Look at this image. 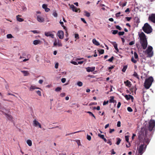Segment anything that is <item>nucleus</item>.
Returning <instances> with one entry per match:
<instances>
[{
    "mask_svg": "<svg viewBox=\"0 0 155 155\" xmlns=\"http://www.w3.org/2000/svg\"><path fill=\"white\" fill-rule=\"evenodd\" d=\"M7 37L8 38H10L12 37V36L11 34H8L7 35Z\"/></svg>",
    "mask_w": 155,
    "mask_h": 155,
    "instance_id": "obj_41",
    "label": "nucleus"
},
{
    "mask_svg": "<svg viewBox=\"0 0 155 155\" xmlns=\"http://www.w3.org/2000/svg\"><path fill=\"white\" fill-rule=\"evenodd\" d=\"M87 139L89 140H90L91 139V137L90 135H87Z\"/></svg>",
    "mask_w": 155,
    "mask_h": 155,
    "instance_id": "obj_50",
    "label": "nucleus"
},
{
    "mask_svg": "<svg viewBox=\"0 0 155 155\" xmlns=\"http://www.w3.org/2000/svg\"><path fill=\"white\" fill-rule=\"evenodd\" d=\"M41 41L39 40H35L33 41V44L35 45H37L40 43Z\"/></svg>",
    "mask_w": 155,
    "mask_h": 155,
    "instance_id": "obj_20",
    "label": "nucleus"
},
{
    "mask_svg": "<svg viewBox=\"0 0 155 155\" xmlns=\"http://www.w3.org/2000/svg\"><path fill=\"white\" fill-rule=\"evenodd\" d=\"M53 15L54 17H57L58 14L56 12V11H55L54 12H53Z\"/></svg>",
    "mask_w": 155,
    "mask_h": 155,
    "instance_id": "obj_43",
    "label": "nucleus"
},
{
    "mask_svg": "<svg viewBox=\"0 0 155 155\" xmlns=\"http://www.w3.org/2000/svg\"><path fill=\"white\" fill-rule=\"evenodd\" d=\"M121 105V103L120 102H119L118 103V104L117 105V108H119Z\"/></svg>",
    "mask_w": 155,
    "mask_h": 155,
    "instance_id": "obj_61",
    "label": "nucleus"
},
{
    "mask_svg": "<svg viewBox=\"0 0 155 155\" xmlns=\"http://www.w3.org/2000/svg\"><path fill=\"white\" fill-rule=\"evenodd\" d=\"M135 43V41H132L131 42H130L129 43V45H134Z\"/></svg>",
    "mask_w": 155,
    "mask_h": 155,
    "instance_id": "obj_47",
    "label": "nucleus"
},
{
    "mask_svg": "<svg viewBox=\"0 0 155 155\" xmlns=\"http://www.w3.org/2000/svg\"><path fill=\"white\" fill-rule=\"evenodd\" d=\"M2 113L3 114L5 115L6 118L9 120H11L13 118L12 117V115L10 114L6 113L2 111Z\"/></svg>",
    "mask_w": 155,
    "mask_h": 155,
    "instance_id": "obj_8",
    "label": "nucleus"
},
{
    "mask_svg": "<svg viewBox=\"0 0 155 155\" xmlns=\"http://www.w3.org/2000/svg\"><path fill=\"white\" fill-rule=\"evenodd\" d=\"M120 124L121 123L120 121H118L117 124V127H120Z\"/></svg>",
    "mask_w": 155,
    "mask_h": 155,
    "instance_id": "obj_54",
    "label": "nucleus"
},
{
    "mask_svg": "<svg viewBox=\"0 0 155 155\" xmlns=\"http://www.w3.org/2000/svg\"><path fill=\"white\" fill-rule=\"evenodd\" d=\"M70 8H71L72 9L73 11L75 12H78L77 10V8L76 7H75L73 5H71L70 6Z\"/></svg>",
    "mask_w": 155,
    "mask_h": 155,
    "instance_id": "obj_15",
    "label": "nucleus"
},
{
    "mask_svg": "<svg viewBox=\"0 0 155 155\" xmlns=\"http://www.w3.org/2000/svg\"><path fill=\"white\" fill-rule=\"evenodd\" d=\"M87 113L89 114L90 115L93 116L95 119H96L95 117L91 112L90 111H88L87 112Z\"/></svg>",
    "mask_w": 155,
    "mask_h": 155,
    "instance_id": "obj_27",
    "label": "nucleus"
},
{
    "mask_svg": "<svg viewBox=\"0 0 155 155\" xmlns=\"http://www.w3.org/2000/svg\"><path fill=\"white\" fill-rule=\"evenodd\" d=\"M71 63L72 64H74V65H78V63H77V62H76V61H71Z\"/></svg>",
    "mask_w": 155,
    "mask_h": 155,
    "instance_id": "obj_49",
    "label": "nucleus"
},
{
    "mask_svg": "<svg viewBox=\"0 0 155 155\" xmlns=\"http://www.w3.org/2000/svg\"><path fill=\"white\" fill-rule=\"evenodd\" d=\"M153 81V78L151 76L146 79L144 83V86L145 88L147 89H149Z\"/></svg>",
    "mask_w": 155,
    "mask_h": 155,
    "instance_id": "obj_3",
    "label": "nucleus"
},
{
    "mask_svg": "<svg viewBox=\"0 0 155 155\" xmlns=\"http://www.w3.org/2000/svg\"><path fill=\"white\" fill-rule=\"evenodd\" d=\"M125 140L126 141L128 142H129V136H125Z\"/></svg>",
    "mask_w": 155,
    "mask_h": 155,
    "instance_id": "obj_46",
    "label": "nucleus"
},
{
    "mask_svg": "<svg viewBox=\"0 0 155 155\" xmlns=\"http://www.w3.org/2000/svg\"><path fill=\"white\" fill-rule=\"evenodd\" d=\"M127 110L128 111L130 112H131L133 111L132 109L130 107H128L127 108Z\"/></svg>",
    "mask_w": 155,
    "mask_h": 155,
    "instance_id": "obj_40",
    "label": "nucleus"
},
{
    "mask_svg": "<svg viewBox=\"0 0 155 155\" xmlns=\"http://www.w3.org/2000/svg\"><path fill=\"white\" fill-rule=\"evenodd\" d=\"M114 129H110V131H109V133H110L111 134L112 132H114Z\"/></svg>",
    "mask_w": 155,
    "mask_h": 155,
    "instance_id": "obj_60",
    "label": "nucleus"
},
{
    "mask_svg": "<svg viewBox=\"0 0 155 155\" xmlns=\"http://www.w3.org/2000/svg\"><path fill=\"white\" fill-rule=\"evenodd\" d=\"M66 79L65 78H62L61 79V81L63 83H64L66 81Z\"/></svg>",
    "mask_w": 155,
    "mask_h": 155,
    "instance_id": "obj_53",
    "label": "nucleus"
},
{
    "mask_svg": "<svg viewBox=\"0 0 155 155\" xmlns=\"http://www.w3.org/2000/svg\"><path fill=\"white\" fill-rule=\"evenodd\" d=\"M121 14V12H119L115 14V16L116 17H118L120 16V15Z\"/></svg>",
    "mask_w": 155,
    "mask_h": 155,
    "instance_id": "obj_48",
    "label": "nucleus"
},
{
    "mask_svg": "<svg viewBox=\"0 0 155 155\" xmlns=\"http://www.w3.org/2000/svg\"><path fill=\"white\" fill-rule=\"evenodd\" d=\"M125 19L127 20V21H129L131 19V18L129 17H126L125 18Z\"/></svg>",
    "mask_w": 155,
    "mask_h": 155,
    "instance_id": "obj_55",
    "label": "nucleus"
},
{
    "mask_svg": "<svg viewBox=\"0 0 155 155\" xmlns=\"http://www.w3.org/2000/svg\"><path fill=\"white\" fill-rule=\"evenodd\" d=\"M115 27L117 29L119 30H121L122 29V28L118 25H116Z\"/></svg>",
    "mask_w": 155,
    "mask_h": 155,
    "instance_id": "obj_42",
    "label": "nucleus"
},
{
    "mask_svg": "<svg viewBox=\"0 0 155 155\" xmlns=\"http://www.w3.org/2000/svg\"><path fill=\"white\" fill-rule=\"evenodd\" d=\"M42 7L43 8L45 9L47 8V5L45 4H43L42 5Z\"/></svg>",
    "mask_w": 155,
    "mask_h": 155,
    "instance_id": "obj_44",
    "label": "nucleus"
},
{
    "mask_svg": "<svg viewBox=\"0 0 155 155\" xmlns=\"http://www.w3.org/2000/svg\"><path fill=\"white\" fill-rule=\"evenodd\" d=\"M134 57L135 59H138V55L136 52H134Z\"/></svg>",
    "mask_w": 155,
    "mask_h": 155,
    "instance_id": "obj_30",
    "label": "nucleus"
},
{
    "mask_svg": "<svg viewBox=\"0 0 155 155\" xmlns=\"http://www.w3.org/2000/svg\"><path fill=\"white\" fill-rule=\"evenodd\" d=\"M124 83L125 84V85L129 87H130L131 86V82L128 80H127L126 81H124Z\"/></svg>",
    "mask_w": 155,
    "mask_h": 155,
    "instance_id": "obj_14",
    "label": "nucleus"
},
{
    "mask_svg": "<svg viewBox=\"0 0 155 155\" xmlns=\"http://www.w3.org/2000/svg\"><path fill=\"white\" fill-rule=\"evenodd\" d=\"M84 13H85V16L87 17H89L90 16V13L87 11H85Z\"/></svg>",
    "mask_w": 155,
    "mask_h": 155,
    "instance_id": "obj_34",
    "label": "nucleus"
},
{
    "mask_svg": "<svg viewBox=\"0 0 155 155\" xmlns=\"http://www.w3.org/2000/svg\"><path fill=\"white\" fill-rule=\"evenodd\" d=\"M21 15H18L16 16V19L19 22H22L23 21H24V19L21 18H20L19 17H21Z\"/></svg>",
    "mask_w": 155,
    "mask_h": 155,
    "instance_id": "obj_17",
    "label": "nucleus"
},
{
    "mask_svg": "<svg viewBox=\"0 0 155 155\" xmlns=\"http://www.w3.org/2000/svg\"><path fill=\"white\" fill-rule=\"evenodd\" d=\"M60 23L61 24V26L63 27L64 29H65L66 28V27L64 25V23L63 21H61V20H60Z\"/></svg>",
    "mask_w": 155,
    "mask_h": 155,
    "instance_id": "obj_28",
    "label": "nucleus"
},
{
    "mask_svg": "<svg viewBox=\"0 0 155 155\" xmlns=\"http://www.w3.org/2000/svg\"><path fill=\"white\" fill-rule=\"evenodd\" d=\"M127 68V65H125V66H124V67L123 68L122 70V71L124 72H125Z\"/></svg>",
    "mask_w": 155,
    "mask_h": 155,
    "instance_id": "obj_29",
    "label": "nucleus"
},
{
    "mask_svg": "<svg viewBox=\"0 0 155 155\" xmlns=\"http://www.w3.org/2000/svg\"><path fill=\"white\" fill-rule=\"evenodd\" d=\"M153 47L151 46H149L145 51V53H147L148 56L149 57H151L153 55Z\"/></svg>",
    "mask_w": 155,
    "mask_h": 155,
    "instance_id": "obj_5",
    "label": "nucleus"
},
{
    "mask_svg": "<svg viewBox=\"0 0 155 155\" xmlns=\"http://www.w3.org/2000/svg\"><path fill=\"white\" fill-rule=\"evenodd\" d=\"M65 94L64 93H62L60 94L61 96L62 97H63L65 96Z\"/></svg>",
    "mask_w": 155,
    "mask_h": 155,
    "instance_id": "obj_58",
    "label": "nucleus"
},
{
    "mask_svg": "<svg viewBox=\"0 0 155 155\" xmlns=\"http://www.w3.org/2000/svg\"><path fill=\"white\" fill-rule=\"evenodd\" d=\"M106 142H107V143L109 144L110 145H111L112 144L111 141L110 140H108V141H107Z\"/></svg>",
    "mask_w": 155,
    "mask_h": 155,
    "instance_id": "obj_51",
    "label": "nucleus"
},
{
    "mask_svg": "<svg viewBox=\"0 0 155 155\" xmlns=\"http://www.w3.org/2000/svg\"><path fill=\"white\" fill-rule=\"evenodd\" d=\"M135 22L137 23L140 22V19L138 17H136L135 18Z\"/></svg>",
    "mask_w": 155,
    "mask_h": 155,
    "instance_id": "obj_23",
    "label": "nucleus"
},
{
    "mask_svg": "<svg viewBox=\"0 0 155 155\" xmlns=\"http://www.w3.org/2000/svg\"><path fill=\"white\" fill-rule=\"evenodd\" d=\"M114 59V57L113 56H112L109 59L107 60L108 61H109L110 62H111Z\"/></svg>",
    "mask_w": 155,
    "mask_h": 155,
    "instance_id": "obj_45",
    "label": "nucleus"
},
{
    "mask_svg": "<svg viewBox=\"0 0 155 155\" xmlns=\"http://www.w3.org/2000/svg\"><path fill=\"white\" fill-rule=\"evenodd\" d=\"M45 10L46 12H48L50 11V9L47 7L46 9H45Z\"/></svg>",
    "mask_w": 155,
    "mask_h": 155,
    "instance_id": "obj_62",
    "label": "nucleus"
},
{
    "mask_svg": "<svg viewBox=\"0 0 155 155\" xmlns=\"http://www.w3.org/2000/svg\"><path fill=\"white\" fill-rule=\"evenodd\" d=\"M133 75L135 77H136L138 79H139V78L136 72H134Z\"/></svg>",
    "mask_w": 155,
    "mask_h": 155,
    "instance_id": "obj_26",
    "label": "nucleus"
},
{
    "mask_svg": "<svg viewBox=\"0 0 155 155\" xmlns=\"http://www.w3.org/2000/svg\"><path fill=\"white\" fill-rule=\"evenodd\" d=\"M35 89H39L38 87H37L35 86L31 85L29 88L30 91H32Z\"/></svg>",
    "mask_w": 155,
    "mask_h": 155,
    "instance_id": "obj_16",
    "label": "nucleus"
},
{
    "mask_svg": "<svg viewBox=\"0 0 155 155\" xmlns=\"http://www.w3.org/2000/svg\"><path fill=\"white\" fill-rule=\"evenodd\" d=\"M61 89V87H57L55 91H60Z\"/></svg>",
    "mask_w": 155,
    "mask_h": 155,
    "instance_id": "obj_36",
    "label": "nucleus"
},
{
    "mask_svg": "<svg viewBox=\"0 0 155 155\" xmlns=\"http://www.w3.org/2000/svg\"><path fill=\"white\" fill-rule=\"evenodd\" d=\"M58 63H56L55 65V68H56V69L58 68Z\"/></svg>",
    "mask_w": 155,
    "mask_h": 155,
    "instance_id": "obj_63",
    "label": "nucleus"
},
{
    "mask_svg": "<svg viewBox=\"0 0 155 155\" xmlns=\"http://www.w3.org/2000/svg\"><path fill=\"white\" fill-rule=\"evenodd\" d=\"M115 100H114V97L111 96L110 97V99L109 100V102L110 103H114Z\"/></svg>",
    "mask_w": 155,
    "mask_h": 155,
    "instance_id": "obj_21",
    "label": "nucleus"
},
{
    "mask_svg": "<svg viewBox=\"0 0 155 155\" xmlns=\"http://www.w3.org/2000/svg\"><path fill=\"white\" fill-rule=\"evenodd\" d=\"M21 71L23 74L24 76H28L29 74V73L27 71Z\"/></svg>",
    "mask_w": 155,
    "mask_h": 155,
    "instance_id": "obj_18",
    "label": "nucleus"
},
{
    "mask_svg": "<svg viewBox=\"0 0 155 155\" xmlns=\"http://www.w3.org/2000/svg\"><path fill=\"white\" fill-rule=\"evenodd\" d=\"M124 34V31H120L118 32V34L119 35H122Z\"/></svg>",
    "mask_w": 155,
    "mask_h": 155,
    "instance_id": "obj_39",
    "label": "nucleus"
},
{
    "mask_svg": "<svg viewBox=\"0 0 155 155\" xmlns=\"http://www.w3.org/2000/svg\"><path fill=\"white\" fill-rule=\"evenodd\" d=\"M77 84L79 86L81 87L83 85V83L79 81L77 83Z\"/></svg>",
    "mask_w": 155,
    "mask_h": 155,
    "instance_id": "obj_31",
    "label": "nucleus"
},
{
    "mask_svg": "<svg viewBox=\"0 0 155 155\" xmlns=\"http://www.w3.org/2000/svg\"><path fill=\"white\" fill-rule=\"evenodd\" d=\"M114 46L115 49L116 50L117 52L119 51V49L117 48V45L116 43H115L114 44Z\"/></svg>",
    "mask_w": 155,
    "mask_h": 155,
    "instance_id": "obj_24",
    "label": "nucleus"
},
{
    "mask_svg": "<svg viewBox=\"0 0 155 155\" xmlns=\"http://www.w3.org/2000/svg\"><path fill=\"white\" fill-rule=\"evenodd\" d=\"M117 141L116 143V144L117 145H118L120 143L121 141V140L120 138H118V137L117 138Z\"/></svg>",
    "mask_w": 155,
    "mask_h": 155,
    "instance_id": "obj_25",
    "label": "nucleus"
},
{
    "mask_svg": "<svg viewBox=\"0 0 155 155\" xmlns=\"http://www.w3.org/2000/svg\"><path fill=\"white\" fill-rule=\"evenodd\" d=\"M92 41L94 44L97 46H98L100 45V44L95 39H93Z\"/></svg>",
    "mask_w": 155,
    "mask_h": 155,
    "instance_id": "obj_19",
    "label": "nucleus"
},
{
    "mask_svg": "<svg viewBox=\"0 0 155 155\" xmlns=\"http://www.w3.org/2000/svg\"><path fill=\"white\" fill-rule=\"evenodd\" d=\"M36 92L39 96H41V92L40 91L38 90L36 91Z\"/></svg>",
    "mask_w": 155,
    "mask_h": 155,
    "instance_id": "obj_57",
    "label": "nucleus"
},
{
    "mask_svg": "<svg viewBox=\"0 0 155 155\" xmlns=\"http://www.w3.org/2000/svg\"><path fill=\"white\" fill-rule=\"evenodd\" d=\"M57 35L59 38L61 39H62L64 37V33L62 31H59L57 33Z\"/></svg>",
    "mask_w": 155,
    "mask_h": 155,
    "instance_id": "obj_6",
    "label": "nucleus"
},
{
    "mask_svg": "<svg viewBox=\"0 0 155 155\" xmlns=\"http://www.w3.org/2000/svg\"><path fill=\"white\" fill-rule=\"evenodd\" d=\"M155 126V121L153 120H150L149 123L148 129H145L143 128H141L139 133L138 138L140 141L142 142L139 146L138 149L139 155H142L145 151L147 145L149 143V140L148 138L149 135L148 134V131H154Z\"/></svg>",
    "mask_w": 155,
    "mask_h": 155,
    "instance_id": "obj_1",
    "label": "nucleus"
},
{
    "mask_svg": "<svg viewBox=\"0 0 155 155\" xmlns=\"http://www.w3.org/2000/svg\"><path fill=\"white\" fill-rule=\"evenodd\" d=\"M75 38L77 39H79V37L78 35V34H75Z\"/></svg>",
    "mask_w": 155,
    "mask_h": 155,
    "instance_id": "obj_59",
    "label": "nucleus"
},
{
    "mask_svg": "<svg viewBox=\"0 0 155 155\" xmlns=\"http://www.w3.org/2000/svg\"><path fill=\"white\" fill-rule=\"evenodd\" d=\"M33 125L35 127L38 126L39 128H41V125L37 121L35 120L33 121Z\"/></svg>",
    "mask_w": 155,
    "mask_h": 155,
    "instance_id": "obj_9",
    "label": "nucleus"
},
{
    "mask_svg": "<svg viewBox=\"0 0 155 155\" xmlns=\"http://www.w3.org/2000/svg\"><path fill=\"white\" fill-rule=\"evenodd\" d=\"M84 132V130H80V131H77V132H74V133H72L70 134H67L66 135V136H67V135H69V134H75V133H79V132Z\"/></svg>",
    "mask_w": 155,
    "mask_h": 155,
    "instance_id": "obj_33",
    "label": "nucleus"
},
{
    "mask_svg": "<svg viewBox=\"0 0 155 155\" xmlns=\"http://www.w3.org/2000/svg\"><path fill=\"white\" fill-rule=\"evenodd\" d=\"M130 12V11L129 10V8H127L125 11V12L126 13L129 12Z\"/></svg>",
    "mask_w": 155,
    "mask_h": 155,
    "instance_id": "obj_64",
    "label": "nucleus"
},
{
    "mask_svg": "<svg viewBox=\"0 0 155 155\" xmlns=\"http://www.w3.org/2000/svg\"><path fill=\"white\" fill-rule=\"evenodd\" d=\"M140 39V43L144 49L146 48L147 46V42L146 35L143 32H141L139 35Z\"/></svg>",
    "mask_w": 155,
    "mask_h": 155,
    "instance_id": "obj_2",
    "label": "nucleus"
},
{
    "mask_svg": "<svg viewBox=\"0 0 155 155\" xmlns=\"http://www.w3.org/2000/svg\"><path fill=\"white\" fill-rule=\"evenodd\" d=\"M131 61L134 63H136L137 62V61L134 59L133 57H132L131 58Z\"/></svg>",
    "mask_w": 155,
    "mask_h": 155,
    "instance_id": "obj_37",
    "label": "nucleus"
},
{
    "mask_svg": "<svg viewBox=\"0 0 155 155\" xmlns=\"http://www.w3.org/2000/svg\"><path fill=\"white\" fill-rule=\"evenodd\" d=\"M111 31H112V34L114 35L117 34L118 32V31L117 30H112Z\"/></svg>",
    "mask_w": 155,
    "mask_h": 155,
    "instance_id": "obj_35",
    "label": "nucleus"
},
{
    "mask_svg": "<svg viewBox=\"0 0 155 155\" xmlns=\"http://www.w3.org/2000/svg\"><path fill=\"white\" fill-rule=\"evenodd\" d=\"M142 29L143 31L147 34L150 33L152 31L151 27L148 23H146L144 24Z\"/></svg>",
    "mask_w": 155,
    "mask_h": 155,
    "instance_id": "obj_4",
    "label": "nucleus"
},
{
    "mask_svg": "<svg viewBox=\"0 0 155 155\" xmlns=\"http://www.w3.org/2000/svg\"><path fill=\"white\" fill-rule=\"evenodd\" d=\"M81 20L84 23H87L86 21L83 18H81Z\"/></svg>",
    "mask_w": 155,
    "mask_h": 155,
    "instance_id": "obj_56",
    "label": "nucleus"
},
{
    "mask_svg": "<svg viewBox=\"0 0 155 155\" xmlns=\"http://www.w3.org/2000/svg\"><path fill=\"white\" fill-rule=\"evenodd\" d=\"M86 70L87 72H92L94 71L95 69V67H88L86 68Z\"/></svg>",
    "mask_w": 155,
    "mask_h": 155,
    "instance_id": "obj_11",
    "label": "nucleus"
},
{
    "mask_svg": "<svg viewBox=\"0 0 155 155\" xmlns=\"http://www.w3.org/2000/svg\"><path fill=\"white\" fill-rule=\"evenodd\" d=\"M125 97V98L127 100H130V99H131V101H133L134 98L133 96L130 95H126L124 96Z\"/></svg>",
    "mask_w": 155,
    "mask_h": 155,
    "instance_id": "obj_10",
    "label": "nucleus"
},
{
    "mask_svg": "<svg viewBox=\"0 0 155 155\" xmlns=\"http://www.w3.org/2000/svg\"><path fill=\"white\" fill-rule=\"evenodd\" d=\"M108 102H109V101H104L103 102V105H106V104H108Z\"/></svg>",
    "mask_w": 155,
    "mask_h": 155,
    "instance_id": "obj_52",
    "label": "nucleus"
},
{
    "mask_svg": "<svg viewBox=\"0 0 155 155\" xmlns=\"http://www.w3.org/2000/svg\"><path fill=\"white\" fill-rule=\"evenodd\" d=\"M37 20L39 22H42L44 21V18L40 15L37 16Z\"/></svg>",
    "mask_w": 155,
    "mask_h": 155,
    "instance_id": "obj_12",
    "label": "nucleus"
},
{
    "mask_svg": "<svg viewBox=\"0 0 155 155\" xmlns=\"http://www.w3.org/2000/svg\"><path fill=\"white\" fill-rule=\"evenodd\" d=\"M27 143L29 146H31L32 145L31 141L30 140H28L27 141Z\"/></svg>",
    "mask_w": 155,
    "mask_h": 155,
    "instance_id": "obj_22",
    "label": "nucleus"
},
{
    "mask_svg": "<svg viewBox=\"0 0 155 155\" xmlns=\"http://www.w3.org/2000/svg\"><path fill=\"white\" fill-rule=\"evenodd\" d=\"M149 20L152 22L155 23V14H152L148 18Z\"/></svg>",
    "mask_w": 155,
    "mask_h": 155,
    "instance_id": "obj_7",
    "label": "nucleus"
},
{
    "mask_svg": "<svg viewBox=\"0 0 155 155\" xmlns=\"http://www.w3.org/2000/svg\"><path fill=\"white\" fill-rule=\"evenodd\" d=\"M99 52V53L100 54H103L104 53V50L103 49H101L98 51Z\"/></svg>",
    "mask_w": 155,
    "mask_h": 155,
    "instance_id": "obj_32",
    "label": "nucleus"
},
{
    "mask_svg": "<svg viewBox=\"0 0 155 155\" xmlns=\"http://www.w3.org/2000/svg\"><path fill=\"white\" fill-rule=\"evenodd\" d=\"M45 35L47 37H50L52 38H54V35L50 32H45Z\"/></svg>",
    "mask_w": 155,
    "mask_h": 155,
    "instance_id": "obj_13",
    "label": "nucleus"
},
{
    "mask_svg": "<svg viewBox=\"0 0 155 155\" xmlns=\"http://www.w3.org/2000/svg\"><path fill=\"white\" fill-rule=\"evenodd\" d=\"M98 136L102 139L104 137V135L101 134H98Z\"/></svg>",
    "mask_w": 155,
    "mask_h": 155,
    "instance_id": "obj_38",
    "label": "nucleus"
}]
</instances>
